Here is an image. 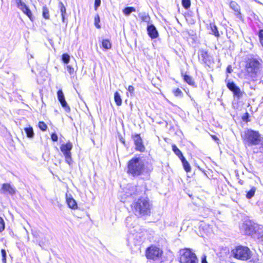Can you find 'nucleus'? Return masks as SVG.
Segmentation results:
<instances>
[{
    "label": "nucleus",
    "instance_id": "36",
    "mask_svg": "<svg viewBox=\"0 0 263 263\" xmlns=\"http://www.w3.org/2000/svg\"><path fill=\"white\" fill-rule=\"evenodd\" d=\"M1 253L2 257V262L3 263H7V258H6V252L4 249H2L1 250Z\"/></svg>",
    "mask_w": 263,
    "mask_h": 263
},
{
    "label": "nucleus",
    "instance_id": "21",
    "mask_svg": "<svg viewBox=\"0 0 263 263\" xmlns=\"http://www.w3.org/2000/svg\"><path fill=\"white\" fill-rule=\"evenodd\" d=\"M231 8L235 12L236 15L239 17H241V14L240 12V9L239 6L237 5V3L234 2H232L230 4Z\"/></svg>",
    "mask_w": 263,
    "mask_h": 263
},
{
    "label": "nucleus",
    "instance_id": "27",
    "mask_svg": "<svg viewBox=\"0 0 263 263\" xmlns=\"http://www.w3.org/2000/svg\"><path fill=\"white\" fill-rule=\"evenodd\" d=\"M114 100L117 106H121L122 105V100L118 91H116L114 93Z\"/></svg>",
    "mask_w": 263,
    "mask_h": 263
},
{
    "label": "nucleus",
    "instance_id": "38",
    "mask_svg": "<svg viewBox=\"0 0 263 263\" xmlns=\"http://www.w3.org/2000/svg\"><path fill=\"white\" fill-rule=\"evenodd\" d=\"M5 228V223L4 219L0 216V233L2 232Z\"/></svg>",
    "mask_w": 263,
    "mask_h": 263
},
{
    "label": "nucleus",
    "instance_id": "34",
    "mask_svg": "<svg viewBox=\"0 0 263 263\" xmlns=\"http://www.w3.org/2000/svg\"><path fill=\"white\" fill-rule=\"evenodd\" d=\"M62 60L65 64H68L70 61V57L68 53H63L62 55Z\"/></svg>",
    "mask_w": 263,
    "mask_h": 263
},
{
    "label": "nucleus",
    "instance_id": "32",
    "mask_svg": "<svg viewBox=\"0 0 263 263\" xmlns=\"http://www.w3.org/2000/svg\"><path fill=\"white\" fill-rule=\"evenodd\" d=\"M100 22V20L99 15L98 14L96 15L94 18V25L98 29H100L101 28V26L99 24Z\"/></svg>",
    "mask_w": 263,
    "mask_h": 263
},
{
    "label": "nucleus",
    "instance_id": "44",
    "mask_svg": "<svg viewBox=\"0 0 263 263\" xmlns=\"http://www.w3.org/2000/svg\"><path fill=\"white\" fill-rule=\"evenodd\" d=\"M211 138H212V139L213 140H214L215 141H216L217 143H219V138L216 136V135H210Z\"/></svg>",
    "mask_w": 263,
    "mask_h": 263
},
{
    "label": "nucleus",
    "instance_id": "16",
    "mask_svg": "<svg viewBox=\"0 0 263 263\" xmlns=\"http://www.w3.org/2000/svg\"><path fill=\"white\" fill-rule=\"evenodd\" d=\"M147 34L152 39H155L158 37L159 33L156 27L152 24L147 27Z\"/></svg>",
    "mask_w": 263,
    "mask_h": 263
},
{
    "label": "nucleus",
    "instance_id": "13",
    "mask_svg": "<svg viewBox=\"0 0 263 263\" xmlns=\"http://www.w3.org/2000/svg\"><path fill=\"white\" fill-rule=\"evenodd\" d=\"M227 87L233 92L234 96H235L238 98H240L242 97L243 92L241 91L240 88L233 82H228L227 84Z\"/></svg>",
    "mask_w": 263,
    "mask_h": 263
},
{
    "label": "nucleus",
    "instance_id": "11",
    "mask_svg": "<svg viewBox=\"0 0 263 263\" xmlns=\"http://www.w3.org/2000/svg\"><path fill=\"white\" fill-rule=\"evenodd\" d=\"M17 7L25 14L29 19L33 22L34 21V17L31 10L28 7L22 2V0H14Z\"/></svg>",
    "mask_w": 263,
    "mask_h": 263
},
{
    "label": "nucleus",
    "instance_id": "26",
    "mask_svg": "<svg viewBox=\"0 0 263 263\" xmlns=\"http://www.w3.org/2000/svg\"><path fill=\"white\" fill-rule=\"evenodd\" d=\"M210 27L211 30L213 32V34L217 37H219L220 36V34L219 33L218 28L216 25L214 23H210Z\"/></svg>",
    "mask_w": 263,
    "mask_h": 263
},
{
    "label": "nucleus",
    "instance_id": "10",
    "mask_svg": "<svg viewBox=\"0 0 263 263\" xmlns=\"http://www.w3.org/2000/svg\"><path fill=\"white\" fill-rule=\"evenodd\" d=\"M132 138L134 141V143L135 146V150L141 153H143L145 151V146L144 144L143 140L141 137L140 134H136L132 135Z\"/></svg>",
    "mask_w": 263,
    "mask_h": 263
},
{
    "label": "nucleus",
    "instance_id": "22",
    "mask_svg": "<svg viewBox=\"0 0 263 263\" xmlns=\"http://www.w3.org/2000/svg\"><path fill=\"white\" fill-rule=\"evenodd\" d=\"M172 148L173 152L178 157L180 160L184 157L181 151L177 147L175 144L172 145Z\"/></svg>",
    "mask_w": 263,
    "mask_h": 263
},
{
    "label": "nucleus",
    "instance_id": "31",
    "mask_svg": "<svg viewBox=\"0 0 263 263\" xmlns=\"http://www.w3.org/2000/svg\"><path fill=\"white\" fill-rule=\"evenodd\" d=\"M38 127L43 132L47 130L48 127L46 123L43 121H39L38 123Z\"/></svg>",
    "mask_w": 263,
    "mask_h": 263
},
{
    "label": "nucleus",
    "instance_id": "43",
    "mask_svg": "<svg viewBox=\"0 0 263 263\" xmlns=\"http://www.w3.org/2000/svg\"><path fill=\"white\" fill-rule=\"evenodd\" d=\"M128 91L130 93V94H133L135 91V88L132 85H129L127 88Z\"/></svg>",
    "mask_w": 263,
    "mask_h": 263
},
{
    "label": "nucleus",
    "instance_id": "4",
    "mask_svg": "<svg viewBox=\"0 0 263 263\" xmlns=\"http://www.w3.org/2000/svg\"><path fill=\"white\" fill-rule=\"evenodd\" d=\"M144 164L139 157H134L127 163V173L134 177L142 175L144 172Z\"/></svg>",
    "mask_w": 263,
    "mask_h": 263
},
{
    "label": "nucleus",
    "instance_id": "23",
    "mask_svg": "<svg viewBox=\"0 0 263 263\" xmlns=\"http://www.w3.org/2000/svg\"><path fill=\"white\" fill-rule=\"evenodd\" d=\"M180 160L182 163L183 167L186 173L190 172L191 171V167L188 161L184 157L182 158Z\"/></svg>",
    "mask_w": 263,
    "mask_h": 263
},
{
    "label": "nucleus",
    "instance_id": "35",
    "mask_svg": "<svg viewBox=\"0 0 263 263\" xmlns=\"http://www.w3.org/2000/svg\"><path fill=\"white\" fill-rule=\"evenodd\" d=\"M173 93L175 97H182L183 95L182 91L179 88L174 89Z\"/></svg>",
    "mask_w": 263,
    "mask_h": 263
},
{
    "label": "nucleus",
    "instance_id": "30",
    "mask_svg": "<svg viewBox=\"0 0 263 263\" xmlns=\"http://www.w3.org/2000/svg\"><path fill=\"white\" fill-rule=\"evenodd\" d=\"M259 43L263 48V29H259L257 33Z\"/></svg>",
    "mask_w": 263,
    "mask_h": 263
},
{
    "label": "nucleus",
    "instance_id": "20",
    "mask_svg": "<svg viewBox=\"0 0 263 263\" xmlns=\"http://www.w3.org/2000/svg\"><path fill=\"white\" fill-rule=\"evenodd\" d=\"M112 44L108 39H103L101 41V47L104 50L111 49Z\"/></svg>",
    "mask_w": 263,
    "mask_h": 263
},
{
    "label": "nucleus",
    "instance_id": "6",
    "mask_svg": "<svg viewBox=\"0 0 263 263\" xmlns=\"http://www.w3.org/2000/svg\"><path fill=\"white\" fill-rule=\"evenodd\" d=\"M178 261L179 263H198V258L192 249L184 248L179 251Z\"/></svg>",
    "mask_w": 263,
    "mask_h": 263
},
{
    "label": "nucleus",
    "instance_id": "2",
    "mask_svg": "<svg viewBox=\"0 0 263 263\" xmlns=\"http://www.w3.org/2000/svg\"><path fill=\"white\" fill-rule=\"evenodd\" d=\"M243 144L245 146H260L263 148V136L259 131L248 128L241 134Z\"/></svg>",
    "mask_w": 263,
    "mask_h": 263
},
{
    "label": "nucleus",
    "instance_id": "29",
    "mask_svg": "<svg viewBox=\"0 0 263 263\" xmlns=\"http://www.w3.org/2000/svg\"><path fill=\"white\" fill-rule=\"evenodd\" d=\"M135 11H136L135 8L133 7H126L123 10V13L125 15H127V16L129 15L132 12H135Z\"/></svg>",
    "mask_w": 263,
    "mask_h": 263
},
{
    "label": "nucleus",
    "instance_id": "28",
    "mask_svg": "<svg viewBox=\"0 0 263 263\" xmlns=\"http://www.w3.org/2000/svg\"><path fill=\"white\" fill-rule=\"evenodd\" d=\"M256 190V189L255 186L251 187V189L246 193V198L248 199H251L254 196Z\"/></svg>",
    "mask_w": 263,
    "mask_h": 263
},
{
    "label": "nucleus",
    "instance_id": "45",
    "mask_svg": "<svg viewBox=\"0 0 263 263\" xmlns=\"http://www.w3.org/2000/svg\"><path fill=\"white\" fill-rule=\"evenodd\" d=\"M226 71L227 73H230L233 71V69L232 66L231 65H229L226 69Z\"/></svg>",
    "mask_w": 263,
    "mask_h": 263
},
{
    "label": "nucleus",
    "instance_id": "41",
    "mask_svg": "<svg viewBox=\"0 0 263 263\" xmlns=\"http://www.w3.org/2000/svg\"><path fill=\"white\" fill-rule=\"evenodd\" d=\"M101 0H95L94 8L97 10L98 8L100 6Z\"/></svg>",
    "mask_w": 263,
    "mask_h": 263
},
{
    "label": "nucleus",
    "instance_id": "40",
    "mask_svg": "<svg viewBox=\"0 0 263 263\" xmlns=\"http://www.w3.org/2000/svg\"><path fill=\"white\" fill-rule=\"evenodd\" d=\"M140 18L142 22L148 23L150 20V17L148 15H143L140 17Z\"/></svg>",
    "mask_w": 263,
    "mask_h": 263
},
{
    "label": "nucleus",
    "instance_id": "47",
    "mask_svg": "<svg viewBox=\"0 0 263 263\" xmlns=\"http://www.w3.org/2000/svg\"><path fill=\"white\" fill-rule=\"evenodd\" d=\"M120 140L121 141V142H122V143L124 144V145H125V140L122 138L120 139Z\"/></svg>",
    "mask_w": 263,
    "mask_h": 263
},
{
    "label": "nucleus",
    "instance_id": "33",
    "mask_svg": "<svg viewBox=\"0 0 263 263\" xmlns=\"http://www.w3.org/2000/svg\"><path fill=\"white\" fill-rule=\"evenodd\" d=\"M182 5L185 9H189L191 5V0H182Z\"/></svg>",
    "mask_w": 263,
    "mask_h": 263
},
{
    "label": "nucleus",
    "instance_id": "42",
    "mask_svg": "<svg viewBox=\"0 0 263 263\" xmlns=\"http://www.w3.org/2000/svg\"><path fill=\"white\" fill-rule=\"evenodd\" d=\"M51 139L54 142L57 141L58 140V137L57 135L55 133H52L51 134Z\"/></svg>",
    "mask_w": 263,
    "mask_h": 263
},
{
    "label": "nucleus",
    "instance_id": "46",
    "mask_svg": "<svg viewBox=\"0 0 263 263\" xmlns=\"http://www.w3.org/2000/svg\"><path fill=\"white\" fill-rule=\"evenodd\" d=\"M201 263H208V261L206 260V256L204 255V256L202 257Z\"/></svg>",
    "mask_w": 263,
    "mask_h": 263
},
{
    "label": "nucleus",
    "instance_id": "19",
    "mask_svg": "<svg viewBox=\"0 0 263 263\" xmlns=\"http://www.w3.org/2000/svg\"><path fill=\"white\" fill-rule=\"evenodd\" d=\"M59 7L61 14L62 21L63 23L65 22V16L66 15V9L64 4L62 2L59 3Z\"/></svg>",
    "mask_w": 263,
    "mask_h": 263
},
{
    "label": "nucleus",
    "instance_id": "18",
    "mask_svg": "<svg viewBox=\"0 0 263 263\" xmlns=\"http://www.w3.org/2000/svg\"><path fill=\"white\" fill-rule=\"evenodd\" d=\"M181 76L183 78V81L188 85L194 87H197L195 82L191 76L183 73H181Z\"/></svg>",
    "mask_w": 263,
    "mask_h": 263
},
{
    "label": "nucleus",
    "instance_id": "9",
    "mask_svg": "<svg viewBox=\"0 0 263 263\" xmlns=\"http://www.w3.org/2000/svg\"><path fill=\"white\" fill-rule=\"evenodd\" d=\"M199 53L200 54L198 56V59L201 63L205 64L209 67L214 63L213 57L208 51L204 49H201L199 51Z\"/></svg>",
    "mask_w": 263,
    "mask_h": 263
},
{
    "label": "nucleus",
    "instance_id": "12",
    "mask_svg": "<svg viewBox=\"0 0 263 263\" xmlns=\"http://www.w3.org/2000/svg\"><path fill=\"white\" fill-rule=\"evenodd\" d=\"M244 232L245 235L250 236L254 238L257 237L259 238L261 236L253 225L246 224L244 228Z\"/></svg>",
    "mask_w": 263,
    "mask_h": 263
},
{
    "label": "nucleus",
    "instance_id": "39",
    "mask_svg": "<svg viewBox=\"0 0 263 263\" xmlns=\"http://www.w3.org/2000/svg\"><path fill=\"white\" fill-rule=\"evenodd\" d=\"M67 70L70 74H73L74 72V68L70 65H67Z\"/></svg>",
    "mask_w": 263,
    "mask_h": 263
},
{
    "label": "nucleus",
    "instance_id": "25",
    "mask_svg": "<svg viewBox=\"0 0 263 263\" xmlns=\"http://www.w3.org/2000/svg\"><path fill=\"white\" fill-rule=\"evenodd\" d=\"M24 131L27 137L32 138L34 137V133L33 130V128L31 126L25 127L24 128Z\"/></svg>",
    "mask_w": 263,
    "mask_h": 263
},
{
    "label": "nucleus",
    "instance_id": "3",
    "mask_svg": "<svg viewBox=\"0 0 263 263\" xmlns=\"http://www.w3.org/2000/svg\"><path fill=\"white\" fill-rule=\"evenodd\" d=\"M262 60L260 61L255 58L248 59L245 63V70L247 76L252 79L255 81L258 74L260 72L261 68Z\"/></svg>",
    "mask_w": 263,
    "mask_h": 263
},
{
    "label": "nucleus",
    "instance_id": "24",
    "mask_svg": "<svg viewBox=\"0 0 263 263\" xmlns=\"http://www.w3.org/2000/svg\"><path fill=\"white\" fill-rule=\"evenodd\" d=\"M42 16L45 20L50 18L49 10L46 6H44L42 8Z\"/></svg>",
    "mask_w": 263,
    "mask_h": 263
},
{
    "label": "nucleus",
    "instance_id": "15",
    "mask_svg": "<svg viewBox=\"0 0 263 263\" xmlns=\"http://www.w3.org/2000/svg\"><path fill=\"white\" fill-rule=\"evenodd\" d=\"M2 190L4 193H7L11 195H14L16 192L15 188L10 183H4L2 186Z\"/></svg>",
    "mask_w": 263,
    "mask_h": 263
},
{
    "label": "nucleus",
    "instance_id": "37",
    "mask_svg": "<svg viewBox=\"0 0 263 263\" xmlns=\"http://www.w3.org/2000/svg\"><path fill=\"white\" fill-rule=\"evenodd\" d=\"M249 114L248 112H245L241 117L242 120L246 123L250 122L249 119Z\"/></svg>",
    "mask_w": 263,
    "mask_h": 263
},
{
    "label": "nucleus",
    "instance_id": "7",
    "mask_svg": "<svg viewBox=\"0 0 263 263\" xmlns=\"http://www.w3.org/2000/svg\"><path fill=\"white\" fill-rule=\"evenodd\" d=\"M163 254V251L162 249L154 245H151L147 247L145 251L146 258L147 259L153 260L154 261L161 258Z\"/></svg>",
    "mask_w": 263,
    "mask_h": 263
},
{
    "label": "nucleus",
    "instance_id": "14",
    "mask_svg": "<svg viewBox=\"0 0 263 263\" xmlns=\"http://www.w3.org/2000/svg\"><path fill=\"white\" fill-rule=\"evenodd\" d=\"M57 97L62 107L64 108L67 112H69L70 111V107L67 104L65 99L64 95L62 89L58 90Z\"/></svg>",
    "mask_w": 263,
    "mask_h": 263
},
{
    "label": "nucleus",
    "instance_id": "17",
    "mask_svg": "<svg viewBox=\"0 0 263 263\" xmlns=\"http://www.w3.org/2000/svg\"><path fill=\"white\" fill-rule=\"evenodd\" d=\"M66 202L68 208L72 210H76L78 209V205L76 200L72 197L71 195L68 196L66 195Z\"/></svg>",
    "mask_w": 263,
    "mask_h": 263
},
{
    "label": "nucleus",
    "instance_id": "5",
    "mask_svg": "<svg viewBox=\"0 0 263 263\" xmlns=\"http://www.w3.org/2000/svg\"><path fill=\"white\" fill-rule=\"evenodd\" d=\"M231 255L235 259L247 261L252 257V252L247 246L238 245L231 250Z\"/></svg>",
    "mask_w": 263,
    "mask_h": 263
},
{
    "label": "nucleus",
    "instance_id": "1",
    "mask_svg": "<svg viewBox=\"0 0 263 263\" xmlns=\"http://www.w3.org/2000/svg\"><path fill=\"white\" fill-rule=\"evenodd\" d=\"M152 208V202L148 197L141 196L135 199L130 205L132 213L137 218L150 216Z\"/></svg>",
    "mask_w": 263,
    "mask_h": 263
},
{
    "label": "nucleus",
    "instance_id": "48",
    "mask_svg": "<svg viewBox=\"0 0 263 263\" xmlns=\"http://www.w3.org/2000/svg\"><path fill=\"white\" fill-rule=\"evenodd\" d=\"M239 183L241 184V185H242L243 182L242 181H241V180H239Z\"/></svg>",
    "mask_w": 263,
    "mask_h": 263
},
{
    "label": "nucleus",
    "instance_id": "8",
    "mask_svg": "<svg viewBox=\"0 0 263 263\" xmlns=\"http://www.w3.org/2000/svg\"><path fill=\"white\" fill-rule=\"evenodd\" d=\"M72 147V144L69 141L60 146V150L65 157V161L69 165H72L73 163L71 153Z\"/></svg>",
    "mask_w": 263,
    "mask_h": 263
}]
</instances>
